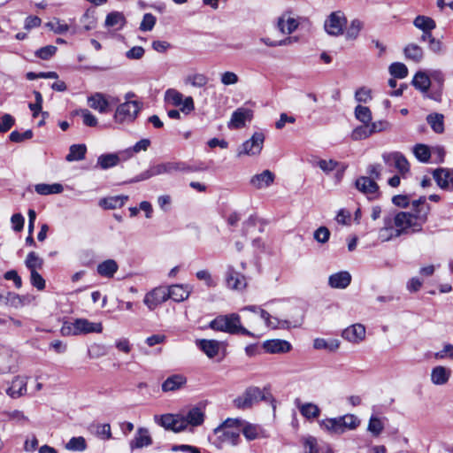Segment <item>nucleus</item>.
I'll return each instance as SVG.
<instances>
[{
	"mask_svg": "<svg viewBox=\"0 0 453 453\" xmlns=\"http://www.w3.org/2000/svg\"><path fill=\"white\" fill-rule=\"evenodd\" d=\"M431 207L426 203V196H421L411 202V209L408 211L397 212V222L404 226L409 234L419 233L427 221Z\"/></svg>",
	"mask_w": 453,
	"mask_h": 453,
	"instance_id": "obj_1",
	"label": "nucleus"
},
{
	"mask_svg": "<svg viewBox=\"0 0 453 453\" xmlns=\"http://www.w3.org/2000/svg\"><path fill=\"white\" fill-rule=\"evenodd\" d=\"M208 326L214 331L224 332L230 334L254 336L253 333L242 326L241 317L237 313L219 315L210 322Z\"/></svg>",
	"mask_w": 453,
	"mask_h": 453,
	"instance_id": "obj_2",
	"label": "nucleus"
},
{
	"mask_svg": "<svg viewBox=\"0 0 453 453\" xmlns=\"http://www.w3.org/2000/svg\"><path fill=\"white\" fill-rule=\"evenodd\" d=\"M242 424V418H226L221 425L216 427L214 434L217 435L219 446L222 444L238 445L241 433L238 425Z\"/></svg>",
	"mask_w": 453,
	"mask_h": 453,
	"instance_id": "obj_3",
	"label": "nucleus"
},
{
	"mask_svg": "<svg viewBox=\"0 0 453 453\" xmlns=\"http://www.w3.org/2000/svg\"><path fill=\"white\" fill-rule=\"evenodd\" d=\"M103 331L101 322H91L87 319H76L73 322H64L60 332L64 336L88 334L91 333L100 334Z\"/></svg>",
	"mask_w": 453,
	"mask_h": 453,
	"instance_id": "obj_4",
	"label": "nucleus"
},
{
	"mask_svg": "<svg viewBox=\"0 0 453 453\" xmlns=\"http://www.w3.org/2000/svg\"><path fill=\"white\" fill-rule=\"evenodd\" d=\"M360 424L359 419L353 414H346L338 418L323 419L320 426L326 431L337 434H343L347 430H354Z\"/></svg>",
	"mask_w": 453,
	"mask_h": 453,
	"instance_id": "obj_5",
	"label": "nucleus"
},
{
	"mask_svg": "<svg viewBox=\"0 0 453 453\" xmlns=\"http://www.w3.org/2000/svg\"><path fill=\"white\" fill-rule=\"evenodd\" d=\"M265 391L266 388L261 390L257 387H250L242 395L234 400V404L238 409H248L261 400L267 401L271 398V395L268 392L265 394Z\"/></svg>",
	"mask_w": 453,
	"mask_h": 453,
	"instance_id": "obj_6",
	"label": "nucleus"
},
{
	"mask_svg": "<svg viewBox=\"0 0 453 453\" xmlns=\"http://www.w3.org/2000/svg\"><path fill=\"white\" fill-rule=\"evenodd\" d=\"M403 234H409L404 226L397 222V214L384 218V226L379 230L378 237L381 242H388Z\"/></svg>",
	"mask_w": 453,
	"mask_h": 453,
	"instance_id": "obj_7",
	"label": "nucleus"
},
{
	"mask_svg": "<svg viewBox=\"0 0 453 453\" xmlns=\"http://www.w3.org/2000/svg\"><path fill=\"white\" fill-rule=\"evenodd\" d=\"M165 102L173 106H180V111L185 113H190L194 109V100L191 96L184 98L183 95L174 88H168L165 92Z\"/></svg>",
	"mask_w": 453,
	"mask_h": 453,
	"instance_id": "obj_8",
	"label": "nucleus"
},
{
	"mask_svg": "<svg viewBox=\"0 0 453 453\" xmlns=\"http://www.w3.org/2000/svg\"><path fill=\"white\" fill-rule=\"evenodd\" d=\"M347 24V18L343 12L336 11L330 13L324 22L325 31L332 36H339L343 34Z\"/></svg>",
	"mask_w": 453,
	"mask_h": 453,
	"instance_id": "obj_9",
	"label": "nucleus"
},
{
	"mask_svg": "<svg viewBox=\"0 0 453 453\" xmlns=\"http://www.w3.org/2000/svg\"><path fill=\"white\" fill-rule=\"evenodd\" d=\"M153 418L155 423L166 430H171L174 433H180L185 430V421L180 413L155 415Z\"/></svg>",
	"mask_w": 453,
	"mask_h": 453,
	"instance_id": "obj_10",
	"label": "nucleus"
},
{
	"mask_svg": "<svg viewBox=\"0 0 453 453\" xmlns=\"http://www.w3.org/2000/svg\"><path fill=\"white\" fill-rule=\"evenodd\" d=\"M265 141V135L261 132H256L250 139L244 142L238 149L237 156H257L260 154Z\"/></svg>",
	"mask_w": 453,
	"mask_h": 453,
	"instance_id": "obj_11",
	"label": "nucleus"
},
{
	"mask_svg": "<svg viewBox=\"0 0 453 453\" xmlns=\"http://www.w3.org/2000/svg\"><path fill=\"white\" fill-rule=\"evenodd\" d=\"M157 173L161 174H173L174 173H194L199 169L182 161H169L155 165Z\"/></svg>",
	"mask_w": 453,
	"mask_h": 453,
	"instance_id": "obj_12",
	"label": "nucleus"
},
{
	"mask_svg": "<svg viewBox=\"0 0 453 453\" xmlns=\"http://www.w3.org/2000/svg\"><path fill=\"white\" fill-rule=\"evenodd\" d=\"M139 111L140 106L136 101H127L118 106L114 119L119 123L131 122L136 118Z\"/></svg>",
	"mask_w": 453,
	"mask_h": 453,
	"instance_id": "obj_13",
	"label": "nucleus"
},
{
	"mask_svg": "<svg viewBox=\"0 0 453 453\" xmlns=\"http://www.w3.org/2000/svg\"><path fill=\"white\" fill-rule=\"evenodd\" d=\"M382 158L388 166L394 167L403 176L410 171L408 160L398 151L384 153Z\"/></svg>",
	"mask_w": 453,
	"mask_h": 453,
	"instance_id": "obj_14",
	"label": "nucleus"
},
{
	"mask_svg": "<svg viewBox=\"0 0 453 453\" xmlns=\"http://www.w3.org/2000/svg\"><path fill=\"white\" fill-rule=\"evenodd\" d=\"M119 99L113 96L106 97L103 93H95L88 97V104L90 108L100 113H106L111 104H116Z\"/></svg>",
	"mask_w": 453,
	"mask_h": 453,
	"instance_id": "obj_15",
	"label": "nucleus"
},
{
	"mask_svg": "<svg viewBox=\"0 0 453 453\" xmlns=\"http://www.w3.org/2000/svg\"><path fill=\"white\" fill-rule=\"evenodd\" d=\"M357 189L365 194L368 199L373 200L379 197V186L371 178L361 176L355 182Z\"/></svg>",
	"mask_w": 453,
	"mask_h": 453,
	"instance_id": "obj_16",
	"label": "nucleus"
},
{
	"mask_svg": "<svg viewBox=\"0 0 453 453\" xmlns=\"http://www.w3.org/2000/svg\"><path fill=\"white\" fill-rule=\"evenodd\" d=\"M226 283L228 288L238 291L243 290L247 286L245 276L237 272L232 265L227 266Z\"/></svg>",
	"mask_w": 453,
	"mask_h": 453,
	"instance_id": "obj_17",
	"label": "nucleus"
},
{
	"mask_svg": "<svg viewBox=\"0 0 453 453\" xmlns=\"http://www.w3.org/2000/svg\"><path fill=\"white\" fill-rule=\"evenodd\" d=\"M166 300V288L160 287L147 293L144 296L143 303L150 311H152Z\"/></svg>",
	"mask_w": 453,
	"mask_h": 453,
	"instance_id": "obj_18",
	"label": "nucleus"
},
{
	"mask_svg": "<svg viewBox=\"0 0 453 453\" xmlns=\"http://www.w3.org/2000/svg\"><path fill=\"white\" fill-rule=\"evenodd\" d=\"M127 160L123 154V150L118 153L102 154L98 157L96 165L103 170H106L118 165L121 161Z\"/></svg>",
	"mask_w": 453,
	"mask_h": 453,
	"instance_id": "obj_19",
	"label": "nucleus"
},
{
	"mask_svg": "<svg viewBox=\"0 0 453 453\" xmlns=\"http://www.w3.org/2000/svg\"><path fill=\"white\" fill-rule=\"evenodd\" d=\"M433 177L442 189H453V170L438 168L433 172Z\"/></svg>",
	"mask_w": 453,
	"mask_h": 453,
	"instance_id": "obj_20",
	"label": "nucleus"
},
{
	"mask_svg": "<svg viewBox=\"0 0 453 453\" xmlns=\"http://www.w3.org/2000/svg\"><path fill=\"white\" fill-rule=\"evenodd\" d=\"M342 336L349 342L359 343L365 338V327L361 324H354L344 329Z\"/></svg>",
	"mask_w": 453,
	"mask_h": 453,
	"instance_id": "obj_21",
	"label": "nucleus"
},
{
	"mask_svg": "<svg viewBox=\"0 0 453 453\" xmlns=\"http://www.w3.org/2000/svg\"><path fill=\"white\" fill-rule=\"evenodd\" d=\"M152 442L153 441L149 430L145 427H139L129 445L130 449L134 450L135 449H142L143 447L150 446Z\"/></svg>",
	"mask_w": 453,
	"mask_h": 453,
	"instance_id": "obj_22",
	"label": "nucleus"
},
{
	"mask_svg": "<svg viewBox=\"0 0 453 453\" xmlns=\"http://www.w3.org/2000/svg\"><path fill=\"white\" fill-rule=\"evenodd\" d=\"M252 111L247 108H238L232 114L228 127L230 128H241L244 127L246 120H250Z\"/></svg>",
	"mask_w": 453,
	"mask_h": 453,
	"instance_id": "obj_23",
	"label": "nucleus"
},
{
	"mask_svg": "<svg viewBox=\"0 0 453 453\" xmlns=\"http://www.w3.org/2000/svg\"><path fill=\"white\" fill-rule=\"evenodd\" d=\"M263 348L265 352L271 354L287 353L291 349V344L285 340L273 339L265 341Z\"/></svg>",
	"mask_w": 453,
	"mask_h": 453,
	"instance_id": "obj_24",
	"label": "nucleus"
},
{
	"mask_svg": "<svg viewBox=\"0 0 453 453\" xmlns=\"http://www.w3.org/2000/svg\"><path fill=\"white\" fill-rule=\"evenodd\" d=\"M275 179V175L270 170H265L261 173L251 177L250 183L256 188L261 189L271 186Z\"/></svg>",
	"mask_w": 453,
	"mask_h": 453,
	"instance_id": "obj_25",
	"label": "nucleus"
},
{
	"mask_svg": "<svg viewBox=\"0 0 453 453\" xmlns=\"http://www.w3.org/2000/svg\"><path fill=\"white\" fill-rule=\"evenodd\" d=\"M306 453H333L330 446L325 442H319L315 437L308 436L303 440Z\"/></svg>",
	"mask_w": 453,
	"mask_h": 453,
	"instance_id": "obj_26",
	"label": "nucleus"
},
{
	"mask_svg": "<svg viewBox=\"0 0 453 453\" xmlns=\"http://www.w3.org/2000/svg\"><path fill=\"white\" fill-rule=\"evenodd\" d=\"M204 412L199 407H192L188 410L187 414H182V418L185 421V429L188 426H201L204 421Z\"/></svg>",
	"mask_w": 453,
	"mask_h": 453,
	"instance_id": "obj_27",
	"label": "nucleus"
},
{
	"mask_svg": "<svg viewBox=\"0 0 453 453\" xmlns=\"http://www.w3.org/2000/svg\"><path fill=\"white\" fill-rule=\"evenodd\" d=\"M187 383V378L180 373L169 376L162 383L163 392H173L182 388Z\"/></svg>",
	"mask_w": 453,
	"mask_h": 453,
	"instance_id": "obj_28",
	"label": "nucleus"
},
{
	"mask_svg": "<svg viewBox=\"0 0 453 453\" xmlns=\"http://www.w3.org/2000/svg\"><path fill=\"white\" fill-rule=\"evenodd\" d=\"M351 282V275L347 271L334 273L328 278V284L333 288H346Z\"/></svg>",
	"mask_w": 453,
	"mask_h": 453,
	"instance_id": "obj_29",
	"label": "nucleus"
},
{
	"mask_svg": "<svg viewBox=\"0 0 453 453\" xmlns=\"http://www.w3.org/2000/svg\"><path fill=\"white\" fill-rule=\"evenodd\" d=\"M451 376V370L442 365H437L432 369L431 381L437 386L445 385Z\"/></svg>",
	"mask_w": 453,
	"mask_h": 453,
	"instance_id": "obj_30",
	"label": "nucleus"
},
{
	"mask_svg": "<svg viewBox=\"0 0 453 453\" xmlns=\"http://www.w3.org/2000/svg\"><path fill=\"white\" fill-rule=\"evenodd\" d=\"M27 393V380L25 378L16 377L12 385L6 389V394L12 398H18Z\"/></svg>",
	"mask_w": 453,
	"mask_h": 453,
	"instance_id": "obj_31",
	"label": "nucleus"
},
{
	"mask_svg": "<svg viewBox=\"0 0 453 453\" xmlns=\"http://www.w3.org/2000/svg\"><path fill=\"white\" fill-rule=\"evenodd\" d=\"M239 429L248 441H253L262 437V428L254 424H250L242 419V424L238 425Z\"/></svg>",
	"mask_w": 453,
	"mask_h": 453,
	"instance_id": "obj_32",
	"label": "nucleus"
},
{
	"mask_svg": "<svg viewBox=\"0 0 453 453\" xmlns=\"http://www.w3.org/2000/svg\"><path fill=\"white\" fill-rule=\"evenodd\" d=\"M296 407L298 408L302 416L307 419L317 418L320 415V409L319 406L312 403H302L300 400H296Z\"/></svg>",
	"mask_w": 453,
	"mask_h": 453,
	"instance_id": "obj_33",
	"label": "nucleus"
},
{
	"mask_svg": "<svg viewBox=\"0 0 453 453\" xmlns=\"http://www.w3.org/2000/svg\"><path fill=\"white\" fill-rule=\"evenodd\" d=\"M189 290L188 287L182 285H173L166 288L167 299H172L174 302H181L189 296Z\"/></svg>",
	"mask_w": 453,
	"mask_h": 453,
	"instance_id": "obj_34",
	"label": "nucleus"
},
{
	"mask_svg": "<svg viewBox=\"0 0 453 453\" xmlns=\"http://www.w3.org/2000/svg\"><path fill=\"white\" fill-rule=\"evenodd\" d=\"M196 345L203 350L210 358L216 357L219 351L220 343L216 340H198Z\"/></svg>",
	"mask_w": 453,
	"mask_h": 453,
	"instance_id": "obj_35",
	"label": "nucleus"
},
{
	"mask_svg": "<svg viewBox=\"0 0 453 453\" xmlns=\"http://www.w3.org/2000/svg\"><path fill=\"white\" fill-rule=\"evenodd\" d=\"M411 84L422 93H427L431 86V80L426 72L418 71L414 75Z\"/></svg>",
	"mask_w": 453,
	"mask_h": 453,
	"instance_id": "obj_36",
	"label": "nucleus"
},
{
	"mask_svg": "<svg viewBox=\"0 0 453 453\" xmlns=\"http://www.w3.org/2000/svg\"><path fill=\"white\" fill-rule=\"evenodd\" d=\"M299 26V21L292 17H288L285 19L284 16L278 19L277 27L282 34L290 35L295 32Z\"/></svg>",
	"mask_w": 453,
	"mask_h": 453,
	"instance_id": "obj_37",
	"label": "nucleus"
},
{
	"mask_svg": "<svg viewBox=\"0 0 453 453\" xmlns=\"http://www.w3.org/2000/svg\"><path fill=\"white\" fill-rule=\"evenodd\" d=\"M128 196H115L106 198H103L99 202V205L104 209L113 210L122 207L127 201Z\"/></svg>",
	"mask_w": 453,
	"mask_h": 453,
	"instance_id": "obj_38",
	"label": "nucleus"
},
{
	"mask_svg": "<svg viewBox=\"0 0 453 453\" xmlns=\"http://www.w3.org/2000/svg\"><path fill=\"white\" fill-rule=\"evenodd\" d=\"M405 58L416 63L420 62L424 57L423 49L415 43L408 44L403 50Z\"/></svg>",
	"mask_w": 453,
	"mask_h": 453,
	"instance_id": "obj_39",
	"label": "nucleus"
},
{
	"mask_svg": "<svg viewBox=\"0 0 453 453\" xmlns=\"http://www.w3.org/2000/svg\"><path fill=\"white\" fill-rule=\"evenodd\" d=\"M125 24L126 18L119 12L109 13L105 19V26L108 27H115L117 30L121 29Z\"/></svg>",
	"mask_w": 453,
	"mask_h": 453,
	"instance_id": "obj_40",
	"label": "nucleus"
},
{
	"mask_svg": "<svg viewBox=\"0 0 453 453\" xmlns=\"http://www.w3.org/2000/svg\"><path fill=\"white\" fill-rule=\"evenodd\" d=\"M119 266L115 260L107 259L97 266V273L101 276L104 277H112L114 273L117 272Z\"/></svg>",
	"mask_w": 453,
	"mask_h": 453,
	"instance_id": "obj_41",
	"label": "nucleus"
},
{
	"mask_svg": "<svg viewBox=\"0 0 453 453\" xmlns=\"http://www.w3.org/2000/svg\"><path fill=\"white\" fill-rule=\"evenodd\" d=\"M87 148L85 144H73L69 149L65 159L68 162L80 161L84 159Z\"/></svg>",
	"mask_w": 453,
	"mask_h": 453,
	"instance_id": "obj_42",
	"label": "nucleus"
},
{
	"mask_svg": "<svg viewBox=\"0 0 453 453\" xmlns=\"http://www.w3.org/2000/svg\"><path fill=\"white\" fill-rule=\"evenodd\" d=\"M35 190L37 194L46 196L50 194H59L63 191V186L58 183L54 184H37L35 187Z\"/></svg>",
	"mask_w": 453,
	"mask_h": 453,
	"instance_id": "obj_43",
	"label": "nucleus"
},
{
	"mask_svg": "<svg viewBox=\"0 0 453 453\" xmlns=\"http://www.w3.org/2000/svg\"><path fill=\"white\" fill-rule=\"evenodd\" d=\"M413 25L421 31L434 30L436 27L435 21L424 15H418L413 20Z\"/></svg>",
	"mask_w": 453,
	"mask_h": 453,
	"instance_id": "obj_44",
	"label": "nucleus"
},
{
	"mask_svg": "<svg viewBox=\"0 0 453 453\" xmlns=\"http://www.w3.org/2000/svg\"><path fill=\"white\" fill-rule=\"evenodd\" d=\"M444 117L440 113L429 114L426 117L427 123L431 128L437 134H441L444 131Z\"/></svg>",
	"mask_w": 453,
	"mask_h": 453,
	"instance_id": "obj_45",
	"label": "nucleus"
},
{
	"mask_svg": "<svg viewBox=\"0 0 453 453\" xmlns=\"http://www.w3.org/2000/svg\"><path fill=\"white\" fill-rule=\"evenodd\" d=\"M313 347L316 349H327L335 351L340 347V342L336 339L326 341L323 338H317L313 342Z\"/></svg>",
	"mask_w": 453,
	"mask_h": 453,
	"instance_id": "obj_46",
	"label": "nucleus"
},
{
	"mask_svg": "<svg viewBox=\"0 0 453 453\" xmlns=\"http://www.w3.org/2000/svg\"><path fill=\"white\" fill-rule=\"evenodd\" d=\"M150 145V141L149 139H142L133 147L123 150V154L126 156L127 159H128L132 157L135 153H139L140 151H146Z\"/></svg>",
	"mask_w": 453,
	"mask_h": 453,
	"instance_id": "obj_47",
	"label": "nucleus"
},
{
	"mask_svg": "<svg viewBox=\"0 0 453 453\" xmlns=\"http://www.w3.org/2000/svg\"><path fill=\"white\" fill-rule=\"evenodd\" d=\"M364 27V22L358 19H354L350 21L349 27L346 32V38L348 40H356L360 31Z\"/></svg>",
	"mask_w": 453,
	"mask_h": 453,
	"instance_id": "obj_48",
	"label": "nucleus"
},
{
	"mask_svg": "<svg viewBox=\"0 0 453 453\" xmlns=\"http://www.w3.org/2000/svg\"><path fill=\"white\" fill-rule=\"evenodd\" d=\"M25 264L30 272H36L42 267L43 260L35 252L31 251L27 254Z\"/></svg>",
	"mask_w": 453,
	"mask_h": 453,
	"instance_id": "obj_49",
	"label": "nucleus"
},
{
	"mask_svg": "<svg viewBox=\"0 0 453 453\" xmlns=\"http://www.w3.org/2000/svg\"><path fill=\"white\" fill-rule=\"evenodd\" d=\"M355 117L357 120H359L360 122H362L363 124H369L371 121H372V111L371 110L366 107V106H363V105H357L356 108H355Z\"/></svg>",
	"mask_w": 453,
	"mask_h": 453,
	"instance_id": "obj_50",
	"label": "nucleus"
},
{
	"mask_svg": "<svg viewBox=\"0 0 453 453\" xmlns=\"http://www.w3.org/2000/svg\"><path fill=\"white\" fill-rule=\"evenodd\" d=\"M185 82L196 88H202L208 83V78L203 73H192L186 77Z\"/></svg>",
	"mask_w": 453,
	"mask_h": 453,
	"instance_id": "obj_51",
	"label": "nucleus"
},
{
	"mask_svg": "<svg viewBox=\"0 0 453 453\" xmlns=\"http://www.w3.org/2000/svg\"><path fill=\"white\" fill-rule=\"evenodd\" d=\"M65 448L72 451H83L87 448V443L82 436L73 437L66 443Z\"/></svg>",
	"mask_w": 453,
	"mask_h": 453,
	"instance_id": "obj_52",
	"label": "nucleus"
},
{
	"mask_svg": "<svg viewBox=\"0 0 453 453\" xmlns=\"http://www.w3.org/2000/svg\"><path fill=\"white\" fill-rule=\"evenodd\" d=\"M389 73L395 78L403 79L408 75V68L404 64L395 62L390 65Z\"/></svg>",
	"mask_w": 453,
	"mask_h": 453,
	"instance_id": "obj_53",
	"label": "nucleus"
},
{
	"mask_svg": "<svg viewBox=\"0 0 453 453\" xmlns=\"http://www.w3.org/2000/svg\"><path fill=\"white\" fill-rule=\"evenodd\" d=\"M372 135L369 124H363L357 127L351 133V138L355 141L366 139Z\"/></svg>",
	"mask_w": 453,
	"mask_h": 453,
	"instance_id": "obj_54",
	"label": "nucleus"
},
{
	"mask_svg": "<svg viewBox=\"0 0 453 453\" xmlns=\"http://www.w3.org/2000/svg\"><path fill=\"white\" fill-rule=\"evenodd\" d=\"M413 152L420 162H427L431 157L429 148L424 144H417L413 149Z\"/></svg>",
	"mask_w": 453,
	"mask_h": 453,
	"instance_id": "obj_55",
	"label": "nucleus"
},
{
	"mask_svg": "<svg viewBox=\"0 0 453 453\" xmlns=\"http://www.w3.org/2000/svg\"><path fill=\"white\" fill-rule=\"evenodd\" d=\"M46 27L52 30L55 34L62 35L68 31L69 26L60 19H54L46 23Z\"/></svg>",
	"mask_w": 453,
	"mask_h": 453,
	"instance_id": "obj_56",
	"label": "nucleus"
},
{
	"mask_svg": "<svg viewBox=\"0 0 453 453\" xmlns=\"http://www.w3.org/2000/svg\"><path fill=\"white\" fill-rule=\"evenodd\" d=\"M384 426L382 421L376 417H372L368 424V431L374 436H378L383 431Z\"/></svg>",
	"mask_w": 453,
	"mask_h": 453,
	"instance_id": "obj_57",
	"label": "nucleus"
},
{
	"mask_svg": "<svg viewBox=\"0 0 453 453\" xmlns=\"http://www.w3.org/2000/svg\"><path fill=\"white\" fill-rule=\"evenodd\" d=\"M57 47L53 45H47L42 47L35 51V56L41 59L47 60L55 55Z\"/></svg>",
	"mask_w": 453,
	"mask_h": 453,
	"instance_id": "obj_58",
	"label": "nucleus"
},
{
	"mask_svg": "<svg viewBox=\"0 0 453 453\" xmlns=\"http://www.w3.org/2000/svg\"><path fill=\"white\" fill-rule=\"evenodd\" d=\"M15 124V119L9 113H4L0 118V133L4 134L9 131Z\"/></svg>",
	"mask_w": 453,
	"mask_h": 453,
	"instance_id": "obj_59",
	"label": "nucleus"
},
{
	"mask_svg": "<svg viewBox=\"0 0 453 453\" xmlns=\"http://www.w3.org/2000/svg\"><path fill=\"white\" fill-rule=\"evenodd\" d=\"M316 165L319 166L325 173L328 174L339 165V163L334 159H319Z\"/></svg>",
	"mask_w": 453,
	"mask_h": 453,
	"instance_id": "obj_60",
	"label": "nucleus"
},
{
	"mask_svg": "<svg viewBox=\"0 0 453 453\" xmlns=\"http://www.w3.org/2000/svg\"><path fill=\"white\" fill-rule=\"evenodd\" d=\"M156 17L151 13H145L140 25L142 31H151L156 24Z\"/></svg>",
	"mask_w": 453,
	"mask_h": 453,
	"instance_id": "obj_61",
	"label": "nucleus"
},
{
	"mask_svg": "<svg viewBox=\"0 0 453 453\" xmlns=\"http://www.w3.org/2000/svg\"><path fill=\"white\" fill-rule=\"evenodd\" d=\"M7 417L10 420L15 421L19 425H25L29 422V418L24 414L23 411L15 410L9 411Z\"/></svg>",
	"mask_w": 453,
	"mask_h": 453,
	"instance_id": "obj_62",
	"label": "nucleus"
},
{
	"mask_svg": "<svg viewBox=\"0 0 453 453\" xmlns=\"http://www.w3.org/2000/svg\"><path fill=\"white\" fill-rule=\"evenodd\" d=\"M314 239L319 243H326L330 237V231L326 226H319L313 234Z\"/></svg>",
	"mask_w": 453,
	"mask_h": 453,
	"instance_id": "obj_63",
	"label": "nucleus"
},
{
	"mask_svg": "<svg viewBox=\"0 0 453 453\" xmlns=\"http://www.w3.org/2000/svg\"><path fill=\"white\" fill-rule=\"evenodd\" d=\"M220 81L225 86L234 85L239 81V77L235 73L227 71L221 73Z\"/></svg>",
	"mask_w": 453,
	"mask_h": 453,
	"instance_id": "obj_64",
	"label": "nucleus"
}]
</instances>
